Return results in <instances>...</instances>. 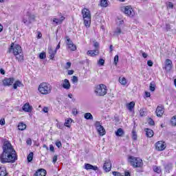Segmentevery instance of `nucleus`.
Masks as SVG:
<instances>
[{
  "instance_id": "nucleus-20",
  "label": "nucleus",
  "mask_w": 176,
  "mask_h": 176,
  "mask_svg": "<svg viewBox=\"0 0 176 176\" xmlns=\"http://www.w3.org/2000/svg\"><path fill=\"white\" fill-rule=\"evenodd\" d=\"M100 51L98 50H89L87 52V54L90 56L91 57H94L95 56H98Z\"/></svg>"
},
{
  "instance_id": "nucleus-58",
  "label": "nucleus",
  "mask_w": 176,
  "mask_h": 176,
  "mask_svg": "<svg viewBox=\"0 0 176 176\" xmlns=\"http://www.w3.org/2000/svg\"><path fill=\"white\" fill-rule=\"evenodd\" d=\"M113 175H114V176H120L121 174H120V173H119V172L113 171Z\"/></svg>"
},
{
  "instance_id": "nucleus-53",
  "label": "nucleus",
  "mask_w": 176,
  "mask_h": 176,
  "mask_svg": "<svg viewBox=\"0 0 176 176\" xmlns=\"http://www.w3.org/2000/svg\"><path fill=\"white\" fill-rule=\"evenodd\" d=\"M147 65L148 67H153V62H152V60H149L147 61Z\"/></svg>"
},
{
  "instance_id": "nucleus-40",
  "label": "nucleus",
  "mask_w": 176,
  "mask_h": 176,
  "mask_svg": "<svg viewBox=\"0 0 176 176\" xmlns=\"http://www.w3.org/2000/svg\"><path fill=\"white\" fill-rule=\"evenodd\" d=\"M170 123L172 126H176V116H174L173 117H172L170 120Z\"/></svg>"
},
{
  "instance_id": "nucleus-25",
  "label": "nucleus",
  "mask_w": 176,
  "mask_h": 176,
  "mask_svg": "<svg viewBox=\"0 0 176 176\" xmlns=\"http://www.w3.org/2000/svg\"><path fill=\"white\" fill-rule=\"evenodd\" d=\"M122 34V28L120 27H117L116 30L113 31V36H119Z\"/></svg>"
},
{
  "instance_id": "nucleus-59",
  "label": "nucleus",
  "mask_w": 176,
  "mask_h": 176,
  "mask_svg": "<svg viewBox=\"0 0 176 176\" xmlns=\"http://www.w3.org/2000/svg\"><path fill=\"white\" fill-rule=\"evenodd\" d=\"M43 112L47 113V112H49V109L47 107L43 108Z\"/></svg>"
},
{
  "instance_id": "nucleus-64",
  "label": "nucleus",
  "mask_w": 176,
  "mask_h": 176,
  "mask_svg": "<svg viewBox=\"0 0 176 176\" xmlns=\"http://www.w3.org/2000/svg\"><path fill=\"white\" fill-rule=\"evenodd\" d=\"M0 74H1V75H5L6 74V72H5V69H0Z\"/></svg>"
},
{
  "instance_id": "nucleus-49",
  "label": "nucleus",
  "mask_w": 176,
  "mask_h": 176,
  "mask_svg": "<svg viewBox=\"0 0 176 176\" xmlns=\"http://www.w3.org/2000/svg\"><path fill=\"white\" fill-rule=\"evenodd\" d=\"M72 113H73V115H74V116H76V115H78V113H79V111H78V110L76 109H73Z\"/></svg>"
},
{
  "instance_id": "nucleus-27",
  "label": "nucleus",
  "mask_w": 176,
  "mask_h": 176,
  "mask_svg": "<svg viewBox=\"0 0 176 176\" xmlns=\"http://www.w3.org/2000/svg\"><path fill=\"white\" fill-rule=\"evenodd\" d=\"M164 168L166 173H170V170L173 168V164L168 163L167 164L164 165Z\"/></svg>"
},
{
  "instance_id": "nucleus-61",
  "label": "nucleus",
  "mask_w": 176,
  "mask_h": 176,
  "mask_svg": "<svg viewBox=\"0 0 176 176\" xmlns=\"http://www.w3.org/2000/svg\"><path fill=\"white\" fill-rule=\"evenodd\" d=\"M145 96L146 98H148L149 97H151V92L145 91Z\"/></svg>"
},
{
  "instance_id": "nucleus-42",
  "label": "nucleus",
  "mask_w": 176,
  "mask_h": 176,
  "mask_svg": "<svg viewBox=\"0 0 176 176\" xmlns=\"http://www.w3.org/2000/svg\"><path fill=\"white\" fill-rule=\"evenodd\" d=\"M39 58L41 60H45V58H46V52H41V53H40Z\"/></svg>"
},
{
  "instance_id": "nucleus-46",
  "label": "nucleus",
  "mask_w": 176,
  "mask_h": 176,
  "mask_svg": "<svg viewBox=\"0 0 176 176\" xmlns=\"http://www.w3.org/2000/svg\"><path fill=\"white\" fill-rule=\"evenodd\" d=\"M146 115V112L144 111V109H141L140 111V116H145Z\"/></svg>"
},
{
  "instance_id": "nucleus-47",
  "label": "nucleus",
  "mask_w": 176,
  "mask_h": 176,
  "mask_svg": "<svg viewBox=\"0 0 176 176\" xmlns=\"http://www.w3.org/2000/svg\"><path fill=\"white\" fill-rule=\"evenodd\" d=\"M72 81L73 83H78V76H73Z\"/></svg>"
},
{
  "instance_id": "nucleus-57",
  "label": "nucleus",
  "mask_w": 176,
  "mask_h": 176,
  "mask_svg": "<svg viewBox=\"0 0 176 176\" xmlns=\"http://www.w3.org/2000/svg\"><path fill=\"white\" fill-rule=\"evenodd\" d=\"M166 31L170 30H171V25H170V24H168V23H166Z\"/></svg>"
},
{
  "instance_id": "nucleus-22",
  "label": "nucleus",
  "mask_w": 176,
  "mask_h": 176,
  "mask_svg": "<svg viewBox=\"0 0 176 176\" xmlns=\"http://www.w3.org/2000/svg\"><path fill=\"white\" fill-rule=\"evenodd\" d=\"M24 86V85H23V83L21 82V81H20L19 80H17L16 81H15V82L13 84V89L16 90L17 89V87H23Z\"/></svg>"
},
{
  "instance_id": "nucleus-23",
  "label": "nucleus",
  "mask_w": 176,
  "mask_h": 176,
  "mask_svg": "<svg viewBox=\"0 0 176 176\" xmlns=\"http://www.w3.org/2000/svg\"><path fill=\"white\" fill-rule=\"evenodd\" d=\"M134 107H135V102L133 101L126 104V108L127 109H129V111H130V112L133 111V109H134Z\"/></svg>"
},
{
  "instance_id": "nucleus-5",
  "label": "nucleus",
  "mask_w": 176,
  "mask_h": 176,
  "mask_svg": "<svg viewBox=\"0 0 176 176\" xmlns=\"http://www.w3.org/2000/svg\"><path fill=\"white\" fill-rule=\"evenodd\" d=\"M94 93L98 97H104L108 93L107 85L100 84L95 87Z\"/></svg>"
},
{
  "instance_id": "nucleus-41",
  "label": "nucleus",
  "mask_w": 176,
  "mask_h": 176,
  "mask_svg": "<svg viewBox=\"0 0 176 176\" xmlns=\"http://www.w3.org/2000/svg\"><path fill=\"white\" fill-rule=\"evenodd\" d=\"M66 45H67V46H69V45H72L74 43L72 41H71L69 36H66Z\"/></svg>"
},
{
  "instance_id": "nucleus-63",
  "label": "nucleus",
  "mask_w": 176,
  "mask_h": 176,
  "mask_svg": "<svg viewBox=\"0 0 176 176\" xmlns=\"http://www.w3.org/2000/svg\"><path fill=\"white\" fill-rule=\"evenodd\" d=\"M65 19V17L61 16L60 19H59L60 24H63V21Z\"/></svg>"
},
{
  "instance_id": "nucleus-44",
  "label": "nucleus",
  "mask_w": 176,
  "mask_h": 176,
  "mask_svg": "<svg viewBox=\"0 0 176 176\" xmlns=\"http://www.w3.org/2000/svg\"><path fill=\"white\" fill-rule=\"evenodd\" d=\"M113 61H114L115 65H118V63H119V55H116L114 56Z\"/></svg>"
},
{
  "instance_id": "nucleus-31",
  "label": "nucleus",
  "mask_w": 176,
  "mask_h": 176,
  "mask_svg": "<svg viewBox=\"0 0 176 176\" xmlns=\"http://www.w3.org/2000/svg\"><path fill=\"white\" fill-rule=\"evenodd\" d=\"M100 6L102 8H107V6H108V0H100Z\"/></svg>"
},
{
  "instance_id": "nucleus-37",
  "label": "nucleus",
  "mask_w": 176,
  "mask_h": 176,
  "mask_svg": "<svg viewBox=\"0 0 176 176\" xmlns=\"http://www.w3.org/2000/svg\"><path fill=\"white\" fill-rule=\"evenodd\" d=\"M105 64V60L103 58H100L99 60H98V65L100 67H103V65Z\"/></svg>"
},
{
  "instance_id": "nucleus-52",
  "label": "nucleus",
  "mask_w": 176,
  "mask_h": 176,
  "mask_svg": "<svg viewBox=\"0 0 176 176\" xmlns=\"http://www.w3.org/2000/svg\"><path fill=\"white\" fill-rule=\"evenodd\" d=\"M50 152H52L53 153H54V146H53V144L50 145Z\"/></svg>"
},
{
  "instance_id": "nucleus-3",
  "label": "nucleus",
  "mask_w": 176,
  "mask_h": 176,
  "mask_svg": "<svg viewBox=\"0 0 176 176\" xmlns=\"http://www.w3.org/2000/svg\"><path fill=\"white\" fill-rule=\"evenodd\" d=\"M128 162L133 168H142L144 166V162L141 158L131 155L128 157Z\"/></svg>"
},
{
  "instance_id": "nucleus-34",
  "label": "nucleus",
  "mask_w": 176,
  "mask_h": 176,
  "mask_svg": "<svg viewBox=\"0 0 176 176\" xmlns=\"http://www.w3.org/2000/svg\"><path fill=\"white\" fill-rule=\"evenodd\" d=\"M68 49H70L72 52H75V50H76V45H75L74 43L72 44H69V45H68Z\"/></svg>"
},
{
  "instance_id": "nucleus-38",
  "label": "nucleus",
  "mask_w": 176,
  "mask_h": 176,
  "mask_svg": "<svg viewBox=\"0 0 176 176\" xmlns=\"http://www.w3.org/2000/svg\"><path fill=\"white\" fill-rule=\"evenodd\" d=\"M56 126L58 127V129H60V130H63V129H64L65 125V124H63L62 122H58L56 124Z\"/></svg>"
},
{
  "instance_id": "nucleus-50",
  "label": "nucleus",
  "mask_w": 176,
  "mask_h": 176,
  "mask_svg": "<svg viewBox=\"0 0 176 176\" xmlns=\"http://www.w3.org/2000/svg\"><path fill=\"white\" fill-rule=\"evenodd\" d=\"M53 23H54L55 24H60V19H59L54 18V19H53Z\"/></svg>"
},
{
  "instance_id": "nucleus-51",
  "label": "nucleus",
  "mask_w": 176,
  "mask_h": 176,
  "mask_svg": "<svg viewBox=\"0 0 176 176\" xmlns=\"http://www.w3.org/2000/svg\"><path fill=\"white\" fill-rule=\"evenodd\" d=\"M57 157H58L57 155H55L54 156V157H53V159H52V163H54V164L57 162Z\"/></svg>"
},
{
  "instance_id": "nucleus-56",
  "label": "nucleus",
  "mask_w": 176,
  "mask_h": 176,
  "mask_svg": "<svg viewBox=\"0 0 176 176\" xmlns=\"http://www.w3.org/2000/svg\"><path fill=\"white\" fill-rule=\"evenodd\" d=\"M26 144L28 145H32V141L31 140V138H28L26 141Z\"/></svg>"
},
{
  "instance_id": "nucleus-48",
  "label": "nucleus",
  "mask_w": 176,
  "mask_h": 176,
  "mask_svg": "<svg viewBox=\"0 0 176 176\" xmlns=\"http://www.w3.org/2000/svg\"><path fill=\"white\" fill-rule=\"evenodd\" d=\"M148 124L150 126H155V121L152 118H149Z\"/></svg>"
},
{
  "instance_id": "nucleus-26",
  "label": "nucleus",
  "mask_w": 176,
  "mask_h": 176,
  "mask_svg": "<svg viewBox=\"0 0 176 176\" xmlns=\"http://www.w3.org/2000/svg\"><path fill=\"white\" fill-rule=\"evenodd\" d=\"M27 129V125L24 122H19L18 124V129L21 131H23Z\"/></svg>"
},
{
  "instance_id": "nucleus-39",
  "label": "nucleus",
  "mask_w": 176,
  "mask_h": 176,
  "mask_svg": "<svg viewBox=\"0 0 176 176\" xmlns=\"http://www.w3.org/2000/svg\"><path fill=\"white\" fill-rule=\"evenodd\" d=\"M56 146L60 149V148H63V144H61V141L56 140L55 142Z\"/></svg>"
},
{
  "instance_id": "nucleus-2",
  "label": "nucleus",
  "mask_w": 176,
  "mask_h": 176,
  "mask_svg": "<svg viewBox=\"0 0 176 176\" xmlns=\"http://www.w3.org/2000/svg\"><path fill=\"white\" fill-rule=\"evenodd\" d=\"M8 53H12L19 63H23L24 61V54H23V50L20 45L12 43Z\"/></svg>"
},
{
  "instance_id": "nucleus-36",
  "label": "nucleus",
  "mask_w": 176,
  "mask_h": 176,
  "mask_svg": "<svg viewBox=\"0 0 176 176\" xmlns=\"http://www.w3.org/2000/svg\"><path fill=\"white\" fill-rule=\"evenodd\" d=\"M153 171L157 173V174H160L162 173V169H160V166H155L153 168Z\"/></svg>"
},
{
  "instance_id": "nucleus-16",
  "label": "nucleus",
  "mask_w": 176,
  "mask_h": 176,
  "mask_svg": "<svg viewBox=\"0 0 176 176\" xmlns=\"http://www.w3.org/2000/svg\"><path fill=\"white\" fill-rule=\"evenodd\" d=\"M22 109L24 112H32V106L30 105L29 102H27L23 106Z\"/></svg>"
},
{
  "instance_id": "nucleus-43",
  "label": "nucleus",
  "mask_w": 176,
  "mask_h": 176,
  "mask_svg": "<svg viewBox=\"0 0 176 176\" xmlns=\"http://www.w3.org/2000/svg\"><path fill=\"white\" fill-rule=\"evenodd\" d=\"M166 6L168 9H174V4L171 1H168Z\"/></svg>"
},
{
  "instance_id": "nucleus-62",
  "label": "nucleus",
  "mask_w": 176,
  "mask_h": 176,
  "mask_svg": "<svg viewBox=\"0 0 176 176\" xmlns=\"http://www.w3.org/2000/svg\"><path fill=\"white\" fill-rule=\"evenodd\" d=\"M68 68H71V62H67L66 63V69H68Z\"/></svg>"
},
{
  "instance_id": "nucleus-35",
  "label": "nucleus",
  "mask_w": 176,
  "mask_h": 176,
  "mask_svg": "<svg viewBox=\"0 0 176 176\" xmlns=\"http://www.w3.org/2000/svg\"><path fill=\"white\" fill-rule=\"evenodd\" d=\"M71 122H72V119L69 118L68 120H67L64 124L65 127H71V125L69 124L71 123Z\"/></svg>"
},
{
  "instance_id": "nucleus-13",
  "label": "nucleus",
  "mask_w": 176,
  "mask_h": 176,
  "mask_svg": "<svg viewBox=\"0 0 176 176\" xmlns=\"http://www.w3.org/2000/svg\"><path fill=\"white\" fill-rule=\"evenodd\" d=\"M14 78H5L3 80V86H12L13 85V83H14Z\"/></svg>"
},
{
  "instance_id": "nucleus-17",
  "label": "nucleus",
  "mask_w": 176,
  "mask_h": 176,
  "mask_svg": "<svg viewBox=\"0 0 176 176\" xmlns=\"http://www.w3.org/2000/svg\"><path fill=\"white\" fill-rule=\"evenodd\" d=\"M62 87L66 90H69L71 89V83L68 79H65L63 83L62 84Z\"/></svg>"
},
{
  "instance_id": "nucleus-12",
  "label": "nucleus",
  "mask_w": 176,
  "mask_h": 176,
  "mask_svg": "<svg viewBox=\"0 0 176 176\" xmlns=\"http://www.w3.org/2000/svg\"><path fill=\"white\" fill-rule=\"evenodd\" d=\"M48 54H50V60H52V61H56L54 56L57 54V52L53 50V47L52 46L48 47Z\"/></svg>"
},
{
  "instance_id": "nucleus-24",
  "label": "nucleus",
  "mask_w": 176,
  "mask_h": 176,
  "mask_svg": "<svg viewBox=\"0 0 176 176\" xmlns=\"http://www.w3.org/2000/svg\"><path fill=\"white\" fill-rule=\"evenodd\" d=\"M116 137H123L124 135V131L122 128H119L116 131Z\"/></svg>"
},
{
  "instance_id": "nucleus-10",
  "label": "nucleus",
  "mask_w": 176,
  "mask_h": 176,
  "mask_svg": "<svg viewBox=\"0 0 176 176\" xmlns=\"http://www.w3.org/2000/svg\"><path fill=\"white\" fill-rule=\"evenodd\" d=\"M172 69H173V61L170 59H166L165 60L164 69L166 71V72H170Z\"/></svg>"
},
{
  "instance_id": "nucleus-33",
  "label": "nucleus",
  "mask_w": 176,
  "mask_h": 176,
  "mask_svg": "<svg viewBox=\"0 0 176 176\" xmlns=\"http://www.w3.org/2000/svg\"><path fill=\"white\" fill-rule=\"evenodd\" d=\"M138 139V135H137V132L135 131V129H133L132 130V140H133V141H137Z\"/></svg>"
},
{
  "instance_id": "nucleus-32",
  "label": "nucleus",
  "mask_w": 176,
  "mask_h": 176,
  "mask_svg": "<svg viewBox=\"0 0 176 176\" xmlns=\"http://www.w3.org/2000/svg\"><path fill=\"white\" fill-rule=\"evenodd\" d=\"M28 163H31V162H32L33 159H34V153L33 152H30L29 153V155H28Z\"/></svg>"
},
{
  "instance_id": "nucleus-14",
  "label": "nucleus",
  "mask_w": 176,
  "mask_h": 176,
  "mask_svg": "<svg viewBox=\"0 0 176 176\" xmlns=\"http://www.w3.org/2000/svg\"><path fill=\"white\" fill-rule=\"evenodd\" d=\"M155 113L158 118H162V116H163V113H164V107L157 106Z\"/></svg>"
},
{
  "instance_id": "nucleus-18",
  "label": "nucleus",
  "mask_w": 176,
  "mask_h": 176,
  "mask_svg": "<svg viewBox=\"0 0 176 176\" xmlns=\"http://www.w3.org/2000/svg\"><path fill=\"white\" fill-rule=\"evenodd\" d=\"M34 176H46V170L40 168L34 173Z\"/></svg>"
},
{
  "instance_id": "nucleus-21",
  "label": "nucleus",
  "mask_w": 176,
  "mask_h": 176,
  "mask_svg": "<svg viewBox=\"0 0 176 176\" xmlns=\"http://www.w3.org/2000/svg\"><path fill=\"white\" fill-rule=\"evenodd\" d=\"M9 173L6 172V167L3 166H0V176H8Z\"/></svg>"
},
{
  "instance_id": "nucleus-60",
  "label": "nucleus",
  "mask_w": 176,
  "mask_h": 176,
  "mask_svg": "<svg viewBox=\"0 0 176 176\" xmlns=\"http://www.w3.org/2000/svg\"><path fill=\"white\" fill-rule=\"evenodd\" d=\"M124 176H131V173L129 170H126L124 172Z\"/></svg>"
},
{
  "instance_id": "nucleus-29",
  "label": "nucleus",
  "mask_w": 176,
  "mask_h": 176,
  "mask_svg": "<svg viewBox=\"0 0 176 176\" xmlns=\"http://www.w3.org/2000/svg\"><path fill=\"white\" fill-rule=\"evenodd\" d=\"M84 118L87 120H93V115L90 113H85L84 114Z\"/></svg>"
},
{
  "instance_id": "nucleus-11",
  "label": "nucleus",
  "mask_w": 176,
  "mask_h": 176,
  "mask_svg": "<svg viewBox=\"0 0 176 176\" xmlns=\"http://www.w3.org/2000/svg\"><path fill=\"white\" fill-rule=\"evenodd\" d=\"M111 168H112V164L111 163V160H106L103 165V170H104L106 173H109Z\"/></svg>"
},
{
  "instance_id": "nucleus-30",
  "label": "nucleus",
  "mask_w": 176,
  "mask_h": 176,
  "mask_svg": "<svg viewBox=\"0 0 176 176\" xmlns=\"http://www.w3.org/2000/svg\"><path fill=\"white\" fill-rule=\"evenodd\" d=\"M149 89L151 91H155L156 90V84L155 83V82L152 81L150 83Z\"/></svg>"
},
{
  "instance_id": "nucleus-55",
  "label": "nucleus",
  "mask_w": 176,
  "mask_h": 176,
  "mask_svg": "<svg viewBox=\"0 0 176 176\" xmlns=\"http://www.w3.org/2000/svg\"><path fill=\"white\" fill-rule=\"evenodd\" d=\"M91 170H93L94 171H97V170H98V166L92 165Z\"/></svg>"
},
{
  "instance_id": "nucleus-28",
  "label": "nucleus",
  "mask_w": 176,
  "mask_h": 176,
  "mask_svg": "<svg viewBox=\"0 0 176 176\" xmlns=\"http://www.w3.org/2000/svg\"><path fill=\"white\" fill-rule=\"evenodd\" d=\"M119 82L122 86H126V85H127V80L124 77H120Z\"/></svg>"
},
{
  "instance_id": "nucleus-9",
  "label": "nucleus",
  "mask_w": 176,
  "mask_h": 176,
  "mask_svg": "<svg viewBox=\"0 0 176 176\" xmlns=\"http://www.w3.org/2000/svg\"><path fill=\"white\" fill-rule=\"evenodd\" d=\"M95 127L96 128V130L99 134V135H105V129H104V126H102L101 123L100 122L96 121L95 122Z\"/></svg>"
},
{
  "instance_id": "nucleus-8",
  "label": "nucleus",
  "mask_w": 176,
  "mask_h": 176,
  "mask_svg": "<svg viewBox=\"0 0 176 176\" xmlns=\"http://www.w3.org/2000/svg\"><path fill=\"white\" fill-rule=\"evenodd\" d=\"M121 10L123 12V13H124V14H126V16H129V17H133L134 14H135L134 10H133L130 6L122 7Z\"/></svg>"
},
{
  "instance_id": "nucleus-7",
  "label": "nucleus",
  "mask_w": 176,
  "mask_h": 176,
  "mask_svg": "<svg viewBox=\"0 0 176 176\" xmlns=\"http://www.w3.org/2000/svg\"><path fill=\"white\" fill-rule=\"evenodd\" d=\"M36 16L31 14V12H28L26 14H25L22 18V23L27 27L28 25H30V24H32L34 21H35Z\"/></svg>"
},
{
  "instance_id": "nucleus-4",
  "label": "nucleus",
  "mask_w": 176,
  "mask_h": 176,
  "mask_svg": "<svg viewBox=\"0 0 176 176\" xmlns=\"http://www.w3.org/2000/svg\"><path fill=\"white\" fill-rule=\"evenodd\" d=\"M82 14L84 20V25L87 28H89L91 23V14L90 13V10L87 8H84L82 10Z\"/></svg>"
},
{
  "instance_id": "nucleus-1",
  "label": "nucleus",
  "mask_w": 176,
  "mask_h": 176,
  "mask_svg": "<svg viewBox=\"0 0 176 176\" xmlns=\"http://www.w3.org/2000/svg\"><path fill=\"white\" fill-rule=\"evenodd\" d=\"M3 153L0 155V162L3 164L6 163H14L17 160V154L13 149V146L8 140L3 142Z\"/></svg>"
},
{
  "instance_id": "nucleus-45",
  "label": "nucleus",
  "mask_w": 176,
  "mask_h": 176,
  "mask_svg": "<svg viewBox=\"0 0 176 176\" xmlns=\"http://www.w3.org/2000/svg\"><path fill=\"white\" fill-rule=\"evenodd\" d=\"M92 164H85V170H91V167H92Z\"/></svg>"
},
{
  "instance_id": "nucleus-19",
  "label": "nucleus",
  "mask_w": 176,
  "mask_h": 176,
  "mask_svg": "<svg viewBox=\"0 0 176 176\" xmlns=\"http://www.w3.org/2000/svg\"><path fill=\"white\" fill-rule=\"evenodd\" d=\"M144 131L146 133V137H148V138H152V137H153V134H155L153 130L151 129L146 128L144 129Z\"/></svg>"
},
{
  "instance_id": "nucleus-15",
  "label": "nucleus",
  "mask_w": 176,
  "mask_h": 176,
  "mask_svg": "<svg viewBox=\"0 0 176 176\" xmlns=\"http://www.w3.org/2000/svg\"><path fill=\"white\" fill-rule=\"evenodd\" d=\"M155 148L157 151H164L166 149V145L163 144V142H157L156 143Z\"/></svg>"
},
{
  "instance_id": "nucleus-54",
  "label": "nucleus",
  "mask_w": 176,
  "mask_h": 176,
  "mask_svg": "<svg viewBox=\"0 0 176 176\" xmlns=\"http://www.w3.org/2000/svg\"><path fill=\"white\" fill-rule=\"evenodd\" d=\"M94 46L95 48L98 49L100 47V43L98 42H94Z\"/></svg>"
},
{
  "instance_id": "nucleus-6",
  "label": "nucleus",
  "mask_w": 176,
  "mask_h": 176,
  "mask_svg": "<svg viewBox=\"0 0 176 176\" xmlns=\"http://www.w3.org/2000/svg\"><path fill=\"white\" fill-rule=\"evenodd\" d=\"M38 91L44 95L50 94L52 93V85L47 82H42L38 86Z\"/></svg>"
}]
</instances>
